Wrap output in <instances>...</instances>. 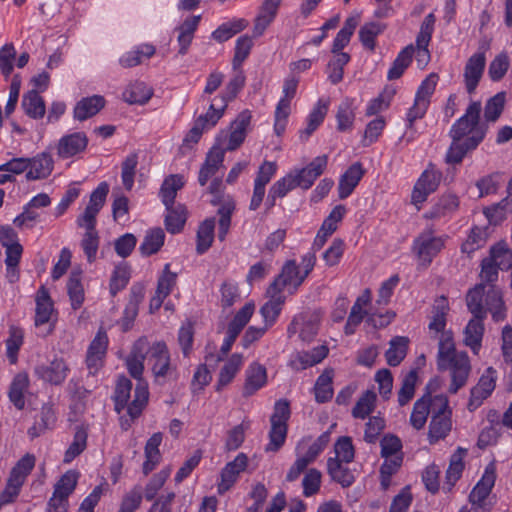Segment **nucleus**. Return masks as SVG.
<instances>
[{"mask_svg":"<svg viewBox=\"0 0 512 512\" xmlns=\"http://www.w3.org/2000/svg\"><path fill=\"white\" fill-rule=\"evenodd\" d=\"M482 105L480 101H472L461 116L450 128V146L445 155V162L450 165L460 164L465 156L474 151L484 140L487 127L480 122Z\"/></svg>","mask_w":512,"mask_h":512,"instance_id":"nucleus-1","label":"nucleus"},{"mask_svg":"<svg viewBox=\"0 0 512 512\" xmlns=\"http://www.w3.org/2000/svg\"><path fill=\"white\" fill-rule=\"evenodd\" d=\"M437 368L440 371L449 370L451 384L449 392L455 394L466 385L471 372L470 360L466 352L455 349L453 336L444 334L438 344Z\"/></svg>","mask_w":512,"mask_h":512,"instance_id":"nucleus-2","label":"nucleus"},{"mask_svg":"<svg viewBox=\"0 0 512 512\" xmlns=\"http://www.w3.org/2000/svg\"><path fill=\"white\" fill-rule=\"evenodd\" d=\"M146 355H148V343L146 340L139 339L134 343L131 353L126 359L130 375L138 380L134 390V398L128 407V415L132 419L138 418L141 415L149 398L148 386L141 380Z\"/></svg>","mask_w":512,"mask_h":512,"instance_id":"nucleus-3","label":"nucleus"},{"mask_svg":"<svg viewBox=\"0 0 512 512\" xmlns=\"http://www.w3.org/2000/svg\"><path fill=\"white\" fill-rule=\"evenodd\" d=\"M308 439H302L296 446V460L286 474V481L294 482L312 464L330 442V431L322 433L313 443L307 446Z\"/></svg>","mask_w":512,"mask_h":512,"instance_id":"nucleus-4","label":"nucleus"},{"mask_svg":"<svg viewBox=\"0 0 512 512\" xmlns=\"http://www.w3.org/2000/svg\"><path fill=\"white\" fill-rule=\"evenodd\" d=\"M452 411L447 396L440 394L433 397L432 416L428 428V441L435 444L445 439L452 429Z\"/></svg>","mask_w":512,"mask_h":512,"instance_id":"nucleus-5","label":"nucleus"},{"mask_svg":"<svg viewBox=\"0 0 512 512\" xmlns=\"http://www.w3.org/2000/svg\"><path fill=\"white\" fill-rule=\"evenodd\" d=\"M148 362L158 384H164L176 372V367L171 365L169 350L164 342H156L148 349Z\"/></svg>","mask_w":512,"mask_h":512,"instance_id":"nucleus-6","label":"nucleus"},{"mask_svg":"<svg viewBox=\"0 0 512 512\" xmlns=\"http://www.w3.org/2000/svg\"><path fill=\"white\" fill-rule=\"evenodd\" d=\"M251 122V113L248 110L242 111L231 123L230 131H222L218 137L219 147L228 151L236 150L245 140L247 128Z\"/></svg>","mask_w":512,"mask_h":512,"instance_id":"nucleus-7","label":"nucleus"},{"mask_svg":"<svg viewBox=\"0 0 512 512\" xmlns=\"http://www.w3.org/2000/svg\"><path fill=\"white\" fill-rule=\"evenodd\" d=\"M35 302V326L39 329L38 334L45 337L54 328V325L50 322L54 307L49 292L44 286L38 289Z\"/></svg>","mask_w":512,"mask_h":512,"instance_id":"nucleus-8","label":"nucleus"},{"mask_svg":"<svg viewBox=\"0 0 512 512\" xmlns=\"http://www.w3.org/2000/svg\"><path fill=\"white\" fill-rule=\"evenodd\" d=\"M305 279L295 260H288L280 274L268 287L271 288V291L276 290L282 293L284 289H287L289 294H294Z\"/></svg>","mask_w":512,"mask_h":512,"instance_id":"nucleus-9","label":"nucleus"},{"mask_svg":"<svg viewBox=\"0 0 512 512\" xmlns=\"http://www.w3.org/2000/svg\"><path fill=\"white\" fill-rule=\"evenodd\" d=\"M442 178L441 172L435 170L430 164L421 174L412 192V203L415 205L426 201L429 194L437 190Z\"/></svg>","mask_w":512,"mask_h":512,"instance_id":"nucleus-10","label":"nucleus"},{"mask_svg":"<svg viewBox=\"0 0 512 512\" xmlns=\"http://www.w3.org/2000/svg\"><path fill=\"white\" fill-rule=\"evenodd\" d=\"M497 372L493 367L486 369L476 386L471 389L467 408L469 411L477 409L487 397L491 395L496 386Z\"/></svg>","mask_w":512,"mask_h":512,"instance_id":"nucleus-11","label":"nucleus"},{"mask_svg":"<svg viewBox=\"0 0 512 512\" xmlns=\"http://www.w3.org/2000/svg\"><path fill=\"white\" fill-rule=\"evenodd\" d=\"M443 247L444 240L440 237L432 236V233L429 232L422 233L415 239L413 249L422 265L427 267Z\"/></svg>","mask_w":512,"mask_h":512,"instance_id":"nucleus-12","label":"nucleus"},{"mask_svg":"<svg viewBox=\"0 0 512 512\" xmlns=\"http://www.w3.org/2000/svg\"><path fill=\"white\" fill-rule=\"evenodd\" d=\"M436 18L433 13L428 14L421 26L416 38V61L420 67H425L430 61L428 45L434 31Z\"/></svg>","mask_w":512,"mask_h":512,"instance_id":"nucleus-13","label":"nucleus"},{"mask_svg":"<svg viewBox=\"0 0 512 512\" xmlns=\"http://www.w3.org/2000/svg\"><path fill=\"white\" fill-rule=\"evenodd\" d=\"M328 158L326 155L318 156L313 161L302 169H295L291 174L298 187L307 190L315 182V180L326 169Z\"/></svg>","mask_w":512,"mask_h":512,"instance_id":"nucleus-14","label":"nucleus"},{"mask_svg":"<svg viewBox=\"0 0 512 512\" xmlns=\"http://www.w3.org/2000/svg\"><path fill=\"white\" fill-rule=\"evenodd\" d=\"M108 347V336L105 331L99 330L90 343L86 356V364L90 374H95L103 365V358Z\"/></svg>","mask_w":512,"mask_h":512,"instance_id":"nucleus-15","label":"nucleus"},{"mask_svg":"<svg viewBox=\"0 0 512 512\" xmlns=\"http://www.w3.org/2000/svg\"><path fill=\"white\" fill-rule=\"evenodd\" d=\"M69 372V368L63 359L55 358L47 365H39L35 368V374L44 382L52 385L62 384Z\"/></svg>","mask_w":512,"mask_h":512,"instance_id":"nucleus-16","label":"nucleus"},{"mask_svg":"<svg viewBox=\"0 0 512 512\" xmlns=\"http://www.w3.org/2000/svg\"><path fill=\"white\" fill-rule=\"evenodd\" d=\"M88 145V138L83 132H75L63 136L57 145V154L62 159L82 153Z\"/></svg>","mask_w":512,"mask_h":512,"instance_id":"nucleus-17","label":"nucleus"},{"mask_svg":"<svg viewBox=\"0 0 512 512\" xmlns=\"http://www.w3.org/2000/svg\"><path fill=\"white\" fill-rule=\"evenodd\" d=\"M247 464V455L239 453L233 461L225 465L221 472V482L218 485L219 493H224L233 486L239 474L246 469Z\"/></svg>","mask_w":512,"mask_h":512,"instance_id":"nucleus-18","label":"nucleus"},{"mask_svg":"<svg viewBox=\"0 0 512 512\" xmlns=\"http://www.w3.org/2000/svg\"><path fill=\"white\" fill-rule=\"evenodd\" d=\"M224 156V149L219 146H213L209 150L198 175V182L201 186H205L208 180L214 177L223 166Z\"/></svg>","mask_w":512,"mask_h":512,"instance_id":"nucleus-19","label":"nucleus"},{"mask_svg":"<svg viewBox=\"0 0 512 512\" xmlns=\"http://www.w3.org/2000/svg\"><path fill=\"white\" fill-rule=\"evenodd\" d=\"M486 64L484 53H475L467 61L464 69V80L467 92L472 94L482 77Z\"/></svg>","mask_w":512,"mask_h":512,"instance_id":"nucleus-20","label":"nucleus"},{"mask_svg":"<svg viewBox=\"0 0 512 512\" xmlns=\"http://www.w3.org/2000/svg\"><path fill=\"white\" fill-rule=\"evenodd\" d=\"M484 308L486 313L489 312L491 314L494 322L504 321L507 317V308L502 292L495 285L489 286L486 291Z\"/></svg>","mask_w":512,"mask_h":512,"instance_id":"nucleus-21","label":"nucleus"},{"mask_svg":"<svg viewBox=\"0 0 512 512\" xmlns=\"http://www.w3.org/2000/svg\"><path fill=\"white\" fill-rule=\"evenodd\" d=\"M54 160L47 152H42L33 158H29V170L26 173L27 180L46 179L51 175Z\"/></svg>","mask_w":512,"mask_h":512,"instance_id":"nucleus-22","label":"nucleus"},{"mask_svg":"<svg viewBox=\"0 0 512 512\" xmlns=\"http://www.w3.org/2000/svg\"><path fill=\"white\" fill-rule=\"evenodd\" d=\"M485 318L486 317L472 316L463 331V342L475 355L478 354L482 346V339L485 331L483 320Z\"/></svg>","mask_w":512,"mask_h":512,"instance_id":"nucleus-23","label":"nucleus"},{"mask_svg":"<svg viewBox=\"0 0 512 512\" xmlns=\"http://www.w3.org/2000/svg\"><path fill=\"white\" fill-rule=\"evenodd\" d=\"M496 480L495 467L489 464L479 482L473 488L469 495L471 504L482 503L486 504L485 500L489 496Z\"/></svg>","mask_w":512,"mask_h":512,"instance_id":"nucleus-24","label":"nucleus"},{"mask_svg":"<svg viewBox=\"0 0 512 512\" xmlns=\"http://www.w3.org/2000/svg\"><path fill=\"white\" fill-rule=\"evenodd\" d=\"M56 423V415L53 405L46 403L43 404L40 413L35 417L33 425L28 429L27 433L31 439H35L47 430L54 427Z\"/></svg>","mask_w":512,"mask_h":512,"instance_id":"nucleus-25","label":"nucleus"},{"mask_svg":"<svg viewBox=\"0 0 512 512\" xmlns=\"http://www.w3.org/2000/svg\"><path fill=\"white\" fill-rule=\"evenodd\" d=\"M266 294L270 299L261 307L260 313L265 325L271 327L278 318L286 297L276 290L271 291L270 287L267 288Z\"/></svg>","mask_w":512,"mask_h":512,"instance_id":"nucleus-26","label":"nucleus"},{"mask_svg":"<svg viewBox=\"0 0 512 512\" xmlns=\"http://www.w3.org/2000/svg\"><path fill=\"white\" fill-rule=\"evenodd\" d=\"M365 171L361 163L356 162L352 164L345 173L341 176L338 184L339 198L345 199L351 195L360 180L362 179Z\"/></svg>","mask_w":512,"mask_h":512,"instance_id":"nucleus-27","label":"nucleus"},{"mask_svg":"<svg viewBox=\"0 0 512 512\" xmlns=\"http://www.w3.org/2000/svg\"><path fill=\"white\" fill-rule=\"evenodd\" d=\"M448 311V302L445 297H440L435 301L433 306V317L429 323L430 332L435 333V338L438 337L439 342L441 341L444 334L452 336L450 331H446V313Z\"/></svg>","mask_w":512,"mask_h":512,"instance_id":"nucleus-28","label":"nucleus"},{"mask_svg":"<svg viewBox=\"0 0 512 512\" xmlns=\"http://www.w3.org/2000/svg\"><path fill=\"white\" fill-rule=\"evenodd\" d=\"M282 0H264L260 12L255 19L254 36H261L270 23L274 20Z\"/></svg>","mask_w":512,"mask_h":512,"instance_id":"nucleus-29","label":"nucleus"},{"mask_svg":"<svg viewBox=\"0 0 512 512\" xmlns=\"http://www.w3.org/2000/svg\"><path fill=\"white\" fill-rule=\"evenodd\" d=\"M162 438V433H154L145 444V461L142 466L144 475H148L160 463L161 453L159 446L162 443Z\"/></svg>","mask_w":512,"mask_h":512,"instance_id":"nucleus-30","label":"nucleus"},{"mask_svg":"<svg viewBox=\"0 0 512 512\" xmlns=\"http://www.w3.org/2000/svg\"><path fill=\"white\" fill-rule=\"evenodd\" d=\"M144 299V287L140 284L133 285L130 291L129 302L125 307L122 318L123 331H128L138 314L140 303Z\"/></svg>","mask_w":512,"mask_h":512,"instance_id":"nucleus-31","label":"nucleus"},{"mask_svg":"<svg viewBox=\"0 0 512 512\" xmlns=\"http://www.w3.org/2000/svg\"><path fill=\"white\" fill-rule=\"evenodd\" d=\"M185 185V179L180 174H171L166 177L160 188V197L166 208L175 204L177 192Z\"/></svg>","mask_w":512,"mask_h":512,"instance_id":"nucleus-32","label":"nucleus"},{"mask_svg":"<svg viewBox=\"0 0 512 512\" xmlns=\"http://www.w3.org/2000/svg\"><path fill=\"white\" fill-rule=\"evenodd\" d=\"M29 388V377L26 373H18L13 378L8 392L9 400L15 408L22 410L25 407V393Z\"/></svg>","mask_w":512,"mask_h":512,"instance_id":"nucleus-33","label":"nucleus"},{"mask_svg":"<svg viewBox=\"0 0 512 512\" xmlns=\"http://www.w3.org/2000/svg\"><path fill=\"white\" fill-rule=\"evenodd\" d=\"M105 105V99L102 96L94 95L81 99L74 108V118L84 121L96 115Z\"/></svg>","mask_w":512,"mask_h":512,"instance_id":"nucleus-34","label":"nucleus"},{"mask_svg":"<svg viewBox=\"0 0 512 512\" xmlns=\"http://www.w3.org/2000/svg\"><path fill=\"white\" fill-rule=\"evenodd\" d=\"M432 404L433 397L430 394L422 396L414 403L410 423L416 430L425 426L429 413H432Z\"/></svg>","mask_w":512,"mask_h":512,"instance_id":"nucleus-35","label":"nucleus"},{"mask_svg":"<svg viewBox=\"0 0 512 512\" xmlns=\"http://www.w3.org/2000/svg\"><path fill=\"white\" fill-rule=\"evenodd\" d=\"M267 381L266 368L260 364H253L247 370L243 395L249 397L265 385Z\"/></svg>","mask_w":512,"mask_h":512,"instance_id":"nucleus-36","label":"nucleus"},{"mask_svg":"<svg viewBox=\"0 0 512 512\" xmlns=\"http://www.w3.org/2000/svg\"><path fill=\"white\" fill-rule=\"evenodd\" d=\"M35 463L36 457L33 454L26 453L11 469L8 480L22 487L26 478L34 469Z\"/></svg>","mask_w":512,"mask_h":512,"instance_id":"nucleus-37","label":"nucleus"},{"mask_svg":"<svg viewBox=\"0 0 512 512\" xmlns=\"http://www.w3.org/2000/svg\"><path fill=\"white\" fill-rule=\"evenodd\" d=\"M485 288V284L479 283L470 289L466 295L467 308L474 317H486V309L484 308Z\"/></svg>","mask_w":512,"mask_h":512,"instance_id":"nucleus-38","label":"nucleus"},{"mask_svg":"<svg viewBox=\"0 0 512 512\" xmlns=\"http://www.w3.org/2000/svg\"><path fill=\"white\" fill-rule=\"evenodd\" d=\"M152 95V88L148 87L144 82L136 81L126 87L122 97L129 104L143 105L150 100Z\"/></svg>","mask_w":512,"mask_h":512,"instance_id":"nucleus-39","label":"nucleus"},{"mask_svg":"<svg viewBox=\"0 0 512 512\" xmlns=\"http://www.w3.org/2000/svg\"><path fill=\"white\" fill-rule=\"evenodd\" d=\"M360 21V15H352L348 17L345 22L344 26L340 29V31L337 33L332 46V53H343L342 49H344L350 42V39L358 26Z\"/></svg>","mask_w":512,"mask_h":512,"instance_id":"nucleus-40","label":"nucleus"},{"mask_svg":"<svg viewBox=\"0 0 512 512\" xmlns=\"http://www.w3.org/2000/svg\"><path fill=\"white\" fill-rule=\"evenodd\" d=\"M409 339L404 336H396L389 342V348L385 352V358L389 366H398L406 357Z\"/></svg>","mask_w":512,"mask_h":512,"instance_id":"nucleus-41","label":"nucleus"},{"mask_svg":"<svg viewBox=\"0 0 512 512\" xmlns=\"http://www.w3.org/2000/svg\"><path fill=\"white\" fill-rule=\"evenodd\" d=\"M343 462L336 458H328L327 472L333 481L339 483L342 487H349L354 483V475L347 468L344 467Z\"/></svg>","mask_w":512,"mask_h":512,"instance_id":"nucleus-42","label":"nucleus"},{"mask_svg":"<svg viewBox=\"0 0 512 512\" xmlns=\"http://www.w3.org/2000/svg\"><path fill=\"white\" fill-rule=\"evenodd\" d=\"M166 209L168 211L165 217L166 230L172 234L181 232L187 218L186 207L178 203Z\"/></svg>","mask_w":512,"mask_h":512,"instance_id":"nucleus-43","label":"nucleus"},{"mask_svg":"<svg viewBox=\"0 0 512 512\" xmlns=\"http://www.w3.org/2000/svg\"><path fill=\"white\" fill-rule=\"evenodd\" d=\"M242 364L243 357L241 354L235 353L228 359L219 373V378L216 385V389L218 391H220L224 386L228 385L233 380L235 375L240 370Z\"/></svg>","mask_w":512,"mask_h":512,"instance_id":"nucleus-44","label":"nucleus"},{"mask_svg":"<svg viewBox=\"0 0 512 512\" xmlns=\"http://www.w3.org/2000/svg\"><path fill=\"white\" fill-rule=\"evenodd\" d=\"M215 223V218H207L199 225L196 244L198 254L205 253L211 247L214 239Z\"/></svg>","mask_w":512,"mask_h":512,"instance_id":"nucleus-45","label":"nucleus"},{"mask_svg":"<svg viewBox=\"0 0 512 512\" xmlns=\"http://www.w3.org/2000/svg\"><path fill=\"white\" fill-rule=\"evenodd\" d=\"M22 108L29 117L34 119H40L45 114V102L36 90L24 94Z\"/></svg>","mask_w":512,"mask_h":512,"instance_id":"nucleus-46","label":"nucleus"},{"mask_svg":"<svg viewBox=\"0 0 512 512\" xmlns=\"http://www.w3.org/2000/svg\"><path fill=\"white\" fill-rule=\"evenodd\" d=\"M165 233L161 228H153L147 231L139 250L142 255L150 256L157 253L164 244Z\"/></svg>","mask_w":512,"mask_h":512,"instance_id":"nucleus-47","label":"nucleus"},{"mask_svg":"<svg viewBox=\"0 0 512 512\" xmlns=\"http://www.w3.org/2000/svg\"><path fill=\"white\" fill-rule=\"evenodd\" d=\"M414 53L415 48L412 44L402 49L396 59L393 61V64L388 71L387 78L389 80L400 78L410 65Z\"/></svg>","mask_w":512,"mask_h":512,"instance_id":"nucleus-48","label":"nucleus"},{"mask_svg":"<svg viewBox=\"0 0 512 512\" xmlns=\"http://www.w3.org/2000/svg\"><path fill=\"white\" fill-rule=\"evenodd\" d=\"M87 437L88 433L86 428L77 426L73 441L64 454V463H70L86 449Z\"/></svg>","mask_w":512,"mask_h":512,"instance_id":"nucleus-49","label":"nucleus"},{"mask_svg":"<svg viewBox=\"0 0 512 512\" xmlns=\"http://www.w3.org/2000/svg\"><path fill=\"white\" fill-rule=\"evenodd\" d=\"M328 111V104L319 100L316 106L313 108L308 117V125L306 129L300 132V138L307 140L309 136L318 128L323 122Z\"/></svg>","mask_w":512,"mask_h":512,"instance_id":"nucleus-50","label":"nucleus"},{"mask_svg":"<svg viewBox=\"0 0 512 512\" xmlns=\"http://www.w3.org/2000/svg\"><path fill=\"white\" fill-rule=\"evenodd\" d=\"M216 100L217 98H215L210 104L207 112L200 115L194 122V124L203 130V132L214 127L224 114L226 104L221 103L219 107H216V104L214 103Z\"/></svg>","mask_w":512,"mask_h":512,"instance_id":"nucleus-51","label":"nucleus"},{"mask_svg":"<svg viewBox=\"0 0 512 512\" xmlns=\"http://www.w3.org/2000/svg\"><path fill=\"white\" fill-rule=\"evenodd\" d=\"M355 119L353 100L346 98L338 107L336 120L337 130L344 132L352 129Z\"/></svg>","mask_w":512,"mask_h":512,"instance_id":"nucleus-52","label":"nucleus"},{"mask_svg":"<svg viewBox=\"0 0 512 512\" xmlns=\"http://www.w3.org/2000/svg\"><path fill=\"white\" fill-rule=\"evenodd\" d=\"M248 25L244 19H236L230 22L223 23L212 33V38L217 42H225L235 34L241 32Z\"/></svg>","mask_w":512,"mask_h":512,"instance_id":"nucleus-53","label":"nucleus"},{"mask_svg":"<svg viewBox=\"0 0 512 512\" xmlns=\"http://www.w3.org/2000/svg\"><path fill=\"white\" fill-rule=\"evenodd\" d=\"M506 102V93L498 92L488 99L484 107V118L486 122H496L501 116Z\"/></svg>","mask_w":512,"mask_h":512,"instance_id":"nucleus-54","label":"nucleus"},{"mask_svg":"<svg viewBox=\"0 0 512 512\" xmlns=\"http://www.w3.org/2000/svg\"><path fill=\"white\" fill-rule=\"evenodd\" d=\"M328 348L325 345H321L313 348L311 351H303L297 354V361L299 366L297 369H306L313 365L320 363L328 354Z\"/></svg>","mask_w":512,"mask_h":512,"instance_id":"nucleus-55","label":"nucleus"},{"mask_svg":"<svg viewBox=\"0 0 512 512\" xmlns=\"http://www.w3.org/2000/svg\"><path fill=\"white\" fill-rule=\"evenodd\" d=\"M235 209V203L231 198H227L223 201L220 208L218 209L219 218V228H218V238L220 241H224L230 225H231V216Z\"/></svg>","mask_w":512,"mask_h":512,"instance_id":"nucleus-56","label":"nucleus"},{"mask_svg":"<svg viewBox=\"0 0 512 512\" xmlns=\"http://www.w3.org/2000/svg\"><path fill=\"white\" fill-rule=\"evenodd\" d=\"M376 403V394L371 390H367L358 399L352 409L354 418L365 419L370 413L373 412Z\"/></svg>","mask_w":512,"mask_h":512,"instance_id":"nucleus-57","label":"nucleus"},{"mask_svg":"<svg viewBox=\"0 0 512 512\" xmlns=\"http://www.w3.org/2000/svg\"><path fill=\"white\" fill-rule=\"evenodd\" d=\"M132 389V382L126 377H120L117 381L114 401L115 410L120 413L125 407H129L128 400L130 398V392Z\"/></svg>","mask_w":512,"mask_h":512,"instance_id":"nucleus-58","label":"nucleus"},{"mask_svg":"<svg viewBox=\"0 0 512 512\" xmlns=\"http://www.w3.org/2000/svg\"><path fill=\"white\" fill-rule=\"evenodd\" d=\"M314 390L317 402L325 403L329 401L333 396L332 372L324 371L318 377Z\"/></svg>","mask_w":512,"mask_h":512,"instance_id":"nucleus-59","label":"nucleus"},{"mask_svg":"<svg viewBox=\"0 0 512 512\" xmlns=\"http://www.w3.org/2000/svg\"><path fill=\"white\" fill-rule=\"evenodd\" d=\"M67 291L74 310L79 309L84 302V289L81 284L80 274L72 273L67 282Z\"/></svg>","mask_w":512,"mask_h":512,"instance_id":"nucleus-60","label":"nucleus"},{"mask_svg":"<svg viewBox=\"0 0 512 512\" xmlns=\"http://www.w3.org/2000/svg\"><path fill=\"white\" fill-rule=\"evenodd\" d=\"M334 58L328 63V78L333 84L343 79V68L350 61L348 53H334Z\"/></svg>","mask_w":512,"mask_h":512,"instance_id":"nucleus-61","label":"nucleus"},{"mask_svg":"<svg viewBox=\"0 0 512 512\" xmlns=\"http://www.w3.org/2000/svg\"><path fill=\"white\" fill-rule=\"evenodd\" d=\"M383 32V27L380 23L370 22L364 24L359 30V38L362 45L373 51L375 49V39Z\"/></svg>","mask_w":512,"mask_h":512,"instance_id":"nucleus-62","label":"nucleus"},{"mask_svg":"<svg viewBox=\"0 0 512 512\" xmlns=\"http://www.w3.org/2000/svg\"><path fill=\"white\" fill-rule=\"evenodd\" d=\"M319 329V318L317 315H300L299 337L304 342H310L317 335Z\"/></svg>","mask_w":512,"mask_h":512,"instance_id":"nucleus-63","label":"nucleus"},{"mask_svg":"<svg viewBox=\"0 0 512 512\" xmlns=\"http://www.w3.org/2000/svg\"><path fill=\"white\" fill-rule=\"evenodd\" d=\"M489 258L500 270H508L512 267V252L504 244L491 247Z\"/></svg>","mask_w":512,"mask_h":512,"instance_id":"nucleus-64","label":"nucleus"}]
</instances>
